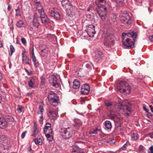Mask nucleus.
<instances>
[{
  "label": "nucleus",
  "instance_id": "1",
  "mask_svg": "<svg viewBox=\"0 0 153 153\" xmlns=\"http://www.w3.org/2000/svg\"><path fill=\"white\" fill-rule=\"evenodd\" d=\"M137 35L134 32H129L128 33H122V43L124 47L126 48H133L134 46V41H132L127 37H131L132 38H136Z\"/></svg>",
  "mask_w": 153,
  "mask_h": 153
},
{
  "label": "nucleus",
  "instance_id": "2",
  "mask_svg": "<svg viewBox=\"0 0 153 153\" xmlns=\"http://www.w3.org/2000/svg\"><path fill=\"white\" fill-rule=\"evenodd\" d=\"M106 3L105 0H96L95 3L98 6L97 12L101 19L104 21L106 19L107 16L106 7L104 4Z\"/></svg>",
  "mask_w": 153,
  "mask_h": 153
},
{
  "label": "nucleus",
  "instance_id": "3",
  "mask_svg": "<svg viewBox=\"0 0 153 153\" xmlns=\"http://www.w3.org/2000/svg\"><path fill=\"white\" fill-rule=\"evenodd\" d=\"M117 89L121 93L125 95L129 94L131 92V88L128 83L125 81L121 82L118 85Z\"/></svg>",
  "mask_w": 153,
  "mask_h": 153
},
{
  "label": "nucleus",
  "instance_id": "4",
  "mask_svg": "<svg viewBox=\"0 0 153 153\" xmlns=\"http://www.w3.org/2000/svg\"><path fill=\"white\" fill-rule=\"evenodd\" d=\"M47 98L50 104L53 106L57 105L59 101V97L57 94L53 91H50L48 94Z\"/></svg>",
  "mask_w": 153,
  "mask_h": 153
},
{
  "label": "nucleus",
  "instance_id": "5",
  "mask_svg": "<svg viewBox=\"0 0 153 153\" xmlns=\"http://www.w3.org/2000/svg\"><path fill=\"white\" fill-rule=\"evenodd\" d=\"M59 132L61 135L64 139H68L71 137L73 134L72 130L69 127L61 128L59 130Z\"/></svg>",
  "mask_w": 153,
  "mask_h": 153
},
{
  "label": "nucleus",
  "instance_id": "6",
  "mask_svg": "<svg viewBox=\"0 0 153 153\" xmlns=\"http://www.w3.org/2000/svg\"><path fill=\"white\" fill-rule=\"evenodd\" d=\"M114 39L115 37L113 34L107 35L104 41V45L108 47H111L114 44Z\"/></svg>",
  "mask_w": 153,
  "mask_h": 153
},
{
  "label": "nucleus",
  "instance_id": "7",
  "mask_svg": "<svg viewBox=\"0 0 153 153\" xmlns=\"http://www.w3.org/2000/svg\"><path fill=\"white\" fill-rule=\"evenodd\" d=\"M117 109L118 111L124 112L127 115L130 114V108L128 105H125L123 103H117Z\"/></svg>",
  "mask_w": 153,
  "mask_h": 153
},
{
  "label": "nucleus",
  "instance_id": "8",
  "mask_svg": "<svg viewBox=\"0 0 153 153\" xmlns=\"http://www.w3.org/2000/svg\"><path fill=\"white\" fill-rule=\"evenodd\" d=\"M57 112L56 110L53 108L52 106L50 107L48 111V114L49 118L54 120L57 117Z\"/></svg>",
  "mask_w": 153,
  "mask_h": 153
},
{
  "label": "nucleus",
  "instance_id": "9",
  "mask_svg": "<svg viewBox=\"0 0 153 153\" xmlns=\"http://www.w3.org/2000/svg\"><path fill=\"white\" fill-rule=\"evenodd\" d=\"M120 19L125 25H129L131 23V19L128 13L123 14L120 17Z\"/></svg>",
  "mask_w": 153,
  "mask_h": 153
},
{
  "label": "nucleus",
  "instance_id": "10",
  "mask_svg": "<svg viewBox=\"0 0 153 153\" xmlns=\"http://www.w3.org/2000/svg\"><path fill=\"white\" fill-rule=\"evenodd\" d=\"M48 14L50 16L53 17L56 20L60 19L61 17L59 13L54 8H50L49 10Z\"/></svg>",
  "mask_w": 153,
  "mask_h": 153
},
{
  "label": "nucleus",
  "instance_id": "11",
  "mask_svg": "<svg viewBox=\"0 0 153 153\" xmlns=\"http://www.w3.org/2000/svg\"><path fill=\"white\" fill-rule=\"evenodd\" d=\"M95 26L93 25H89L88 26L87 32L89 37H93L96 33L95 29Z\"/></svg>",
  "mask_w": 153,
  "mask_h": 153
},
{
  "label": "nucleus",
  "instance_id": "12",
  "mask_svg": "<svg viewBox=\"0 0 153 153\" xmlns=\"http://www.w3.org/2000/svg\"><path fill=\"white\" fill-rule=\"evenodd\" d=\"M104 56V54L102 51L99 49L96 50L93 55L94 59L97 61L101 59Z\"/></svg>",
  "mask_w": 153,
  "mask_h": 153
},
{
  "label": "nucleus",
  "instance_id": "13",
  "mask_svg": "<svg viewBox=\"0 0 153 153\" xmlns=\"http://www.w3.org/2000/svg\"><path fill=\"white\" fill-rule=\"evenodd\" d=\"M50 83L53 86L57 88L59 85L57 82V79L55 75H52L49 78Z\"/></svg>",
  "mask_w": 153,
  "mask_h": 153
},
{
  "label": "nucleus",
  "instance_id": "14",
  "mask_svg": "<svg viewBox=\"0 0 153 153\" xmlns=\"http://www.w3.org/2000/svg\"><path fill=\"white\" fill-rule=\"evenodd\" d=\"M66 9V13L68 16H73L74 15L76 12L75 7L71 4L67 7Z\"/></svg>",
  "mask_w": 153,
  "mask_h": 153
},
{
  "label": "nucleus",
  "instance_id": "15",
  "mask_svg": "<svg viewBox=\"0 0 153 153\" xmlns=\"http://www.w3.org/2000/svg\"><path fill=\"white\" fill-rule=\"evenodd\" d=\"M105 105L109 109H115L117 108V104L116 105H113V102L111 100H105Z\"/></svg>",
  "mask_w": 153,
  "mask_h": 153
},
{
  "label": "nucleus",
  "instance_id": "16",
  "mask_svg": "<svg viewBox=\"0 0 153 153\" xmlns=\"http://www.w3.org/2000/svg\"><path fill=\"white\" fill-rule=\"evenodd\" d=\"M22 60L23 62L29 65H31V61L27 56V53L26 52H23L22 53Z\"/></svg>",
  "mask_w": 153,
  "mask_h": 153
},
{
  "label": "nucleus",
  "instance_id": "17",
  "mask_svg": "<svg viewBox=\"0 0 153 153\" xmlns=\"http://www.w3.org/2000/svg\"><path fill=\"white\" fill-rule=\"evenodd\" d=\"M89 90L90 87L89 85L87 84H84L82 86L81 89V92L82 94L86 95L89 93Z\"/></svg>",
  "mask_w": 153,
  "mask_h": 153
},
{
  "label": "nucleus",
  "instance_id": "18",
  "mask_svg": "<svg viewBox=\"0 0 153 153\" xmlns=\"http://www.w3.org/2000/svg\"><path fill=\"white\" fill-rule=\"evenodd\" d=\"M8 123L4 117H0V128H6L7 127Z\"/></svg>",
  "mask_w": 153,
  "mask_h": 153
},
{
  "label": "nucleus",
  "instance_id": "19",
  "mask_svg": "<svg viewBox=\"0 0 153 153\" xmlns=\"http://www.w3.org/2000/svg\"><path fill=\"white\" fill-rule=\"evenodd\" d=\"M109 111L110 114H108V116L111 119L114 120L117 116L116 112L118 111L117 108L115 109H109Z\"/></svg>",
  "mask_w": 153,
  "mask_h": 153
},
{
  "label": "nucleus",
  "instance_id": "20",
  "mask_svg": "<svg viewBox=\"0 0 153 153\" xmlns=\"http://www.w3.org/2000/svg\"><path fill=\"white\" fill-rule=\"evenodd\" d=\"M0 140H1V143H2L4 146H7L9 143V141L4 135L1 136L0 137Z\"/></svg>",
  "mask_w": 153,
  "mask_h": 153
},
{
  "label": "nucleus",
  "instance_id": "21",
  "mask_svg": "<svg viewBox=\"0 0 153 153\" xmlns=\"http://www.w3.org/2000/svg\"><path fill=\"white\" fill-rule=\"evenodd\" d=\"M40 15L42 23L45 24H47L49 20L47 17L44 15V13H40Z\"/></svg>",
  "mask_w": 153,
  "mask_h": 153
},
{
  "label": "nucleus",
  "instance_id": "22",
  "mask_svg": "<svg viewBox=\"0 0 153 153\" xmlns=\"http://www.w3.org/2000/svg\"><path fill=\"white\" fill-rule=\"evenodd\" d=\"M39 129L37 128V126H36L35 123L34 126L33 128V134H32V136L34 137H36L39 136Z\"/></svg>",
  "mask_w": 153,
  "mask_h": 153
},
{
  "label": "nucleus",
  "instance_id": "23",
  "mask_svg": "<svg viewBox=\"0 0 153 153\" xmlns=\"http://www.w3.org/2000/svg\"><path fill=\"white\" fill-rule=\"evenodd\" d=\"M44 49H41V55L43 56H44L47 55L49 50L48 48L45 45H43Z\"/></svg>",
  "mask_w": 153,
  "mask_h": 153
},
{
  "label": "nucleus",
  "instance_id": "24",
  "mask_svg": "<svg viewBox=\"0 0 153 153\" xmlns=\"http://www.w3.org/2000/svg\"><path fill=\"white\" fill-rule=\"evenodd\" d=\"M62 4L63 7L66 9L71 5L70 2L68 0H62Z\"/></svg>",
  "mask_w": 153,
  "mask_h": 153
},
{
  "label": "nucleus",
  "instance_id": "25",
  "mask_svg": "<svg viewBox=\"0 0 153 153\" xmlns=\"http://www.w3.org/2000/svg\"><path fill=\"white\" fill-rule=\"evenodd\" d=\"M73 88L74 89H76L78 88L80 85V82L78 79H75L73 82Z\"/></svg>",
  "mask_w": 153,
  "mask_h": 153
},
{
  "label": "nucleus",
  "instance_id": "26",
  "mask_svg": "<svg viewBox=\"0 0 153 153\" xmlns=\"http://www.w3.org/2000/svg\"><path fill=\"white\" fill-rule=\"evenodd\" d=\"M36 9L38 11L39 13L40 14V13L44 14V12L42 11V5L39 3H37L36 4Z\"/></svg>",
  "mask_w": 153,
  "mask_h": 153
},
{
  "label": "nucleus",
  "instance_id": "27",
  "mask_svg": "<svg viewBox=\"0 0 153 153\" xmlns=\"http://www.w3.org/2000/svg\"><path fill=\"white\" fill-rule=\"evenodd\" d=\"M33 25L34 27H38L39 25L38 21V19L36 17H34L33 20Z\"/></svg>",
  "mask_w": 153,
  "mask_h": 153
},
{
  "label": "nucleus",
  "instance_id": "28",
  "mask_svg": "<svg viewBox=\"0 0 153 153\" xmlns=\"http://www.w3.org/2000/svg\"><path fill=\"white\" fill-rule=\"evenodd\" d=\"M105 126L107 129H110L112 127L111 123L110 121L108 120H106L105 123Z\"/></svg>",
  "mask_w": 153,
  "mask_h": 153
},
{
  "label": "nucleus",
  "instance_id": "29",
  "mask_svg": "<svg viewBox=\"0 0 153 153\" xmlns=\"http://www.w3.org/2000/svg\"><path fill=\"white\" fill-rule=\"evenodd\" d=\"M116 1L117 4L119 6L123 5L124 4V0H114Z\"/></svg>",
  "mask_w": 153,
  "mask_h": 153
},
{
  "label": "nucleus",
  "instance_id": "30",
  "mask_svg": "<svg viewBox=\"0 0 153 153\" xmlns=\"http://www.w3.org/2000/svg\"><path fill=\"white\" fill-rule=\"evenodd\" d=\"M34 141L36 145H41L42 144V140L40 138L37 137V139H34Z\"/></svg>",
  "mask_w": 153,
  "mask_h": 153
},
{
  "label": "nucleus",
  "instance_id": "31",
  "mask_svg": "<svg viewBox=\"0 0 153 153\" xmlns=\"http://www.w3.org/2000/svg\"><path fill=\"white\" fill-rule=\"evenodd\" d=\"M24 22L21 20H19L16 23V26L19 27H22L24 26Z\"/></svg>",
  "mask_w": 153,
  "mask_h": 153
},
{
  "label": "nucleus",
  "instance_id": "32",
  "mask_svg": "<svg viewBox=\"0 0 153 153\" xmlns=\"http://www.w3.org/2000/svg\"><path fill=\"white\" fill-rule=\"evenodd\" d=\"M51 124L49 123H47L46 124V126H45V128L44 129V131H48V129H51Z\"/></svg>",
  "mask_w": 153,
  "mask_h": 153
},
{
  "label": "nucleus",
  "instance_id": "33",
  "mask_svg": "<svg viewBox=\"0 0 153 153\" xmlns=\"http://www.w3.org/2000/svg\"><path fill=\"white\" fill-rule=\"evenodd\" d=\"M82 126V123L80 122L79 120H78L76 123L75 127L76 129H78Z\"/></svg>",
  "mask_w": 153,
  "mask_h": 153
},
{
  "label": "nucleus",
  "instance_id": "34",
  "mask_svg": "<svg viewBox=\"0 0 153 153\" xmlns=\"http://www.w3.org/2000/svg\"><path fill=\"white\" fill-rule=\"evenodd\" d=\"M45 135L48 140L50 141H52L53 140V137L52 134H47Z\"/></svg>",
  "mask_w": 153,
  "mask_h": 153
},
{
  "label": "nucleus",
  "instance_id": "35",
  "mask_svg": "<svg viewBox=\"0 0 153 153\" xmlns=\"http://www.w3.org/2000/svg\"><path fill=\"white\" fill-rule=\"evenodd\" d=\"M34 84V80L33 79H30L28 82V85L29 86L32 88L33 87Z\"/></svg>",
  "mask_w": 153,
  "mask_h": 153
},
{
  "label": "nucleus",
  "instance_id": "36",
  "mask_svg": "<svg viewBox=\"0 0 153 153\" xmlns=\"http://www.w3.org/2000/svg\"><path fill=\"white\" fill-rule=\"evenodd\" d=\"M39 111L37 112V114H43L42 113L44 110L43 107L41 106V105H39Z\"/></svg>",
  "mask_w": 153,
  "mask_h": 153
},
{
  "label": "nucleus",
  "instance_id": "37",
  "mask_svg": "<svg viewBox=\"0 0 153 153\" xmlns=\"http://www.w3.org/2000/svg\"><path fill=\"white\" fill-rule=\"evenodd\" d=\"M131 138L133 140H137L138 139V134H137L133 133L131 135Z\"/></svg>",
  "mask_w": 153,
  "mask_h": 153
},
{
  "label": "nucleus",
  "instance_id": "38",
  "mask_svg": "<svg viewBox=\"0 0 153 153\" xmlns=\"http://www.w3.org/2000/svg\"><path fill=\"white\" fill-rule=\"evenodd\" d=\"M79 149L77 146H75L73 147V150L72 151V152H79Z\"/></svg>",
  "mask_w": 153,
  "mask_h": 153
},
{
  "label": "nucleus",
  "instance_id": "39",
  "mask_svg": "<svg viewBox=\"0 0 153 153\" xmlns=\"http://www.w3.org/2000/svg\"><path fill=\"white\" fill-rule=\"evenodd\" d=\"M24 109V107H23L18 106L17 108L16 109V111L18 113H20L22 112L23 111Z\"/></svg>",
  "mask_w": 153,
  "mask_h": 153
},
{
  "label": "nucleus",
  "instance_id": "40",
  "mask_svg": "<svg viewBox=\"0 0 153 153\" xmlns=\"http://www.w3.org/2000/svg\"><path fill=\"white\" fill-rule=\"evenodd\" d=\"M15 49L13 46L11 45L10 46V55L11 56L13 54V53L15 51Z\"/></svg>",
  "mask_w": 153,
  "mask_h": 153
},
{
  "label": "nucleus",
  "instance_id": "41",
  "mask_svg": "<svg viewBox=\"0 0 153 153\" xmlns=\"http://www.w3.org/2000/svg\"><path fill=\"white\" fill-rule=\"evenodd\" d=\"M30 56L35 55L34 54V48L33 47L31 48L30 49Z\"/></svg>",
  "mask_w": 153,
  "mask_h": 153
},
{
  "label": "nucleus",
  "instance_id": "42",
  "mask_svg": "<svg viewBox=\"0 0 153 153\" xmlns=\"http://www.w3.org/2000/svg\"><path fill=\"white\" fill-rule=\"evenodd\" d=\"M16 15L17 16H18L21 15L19 7H18L17 9L16 10Z\"/></svg>",
  "mask_w": 153,
  "mask_h": 153
},
{
  "label": "nucleus",
  "instance_id": "43",
  "mask_svg": "<svg viewBox=\"0 0 153 153\" xmlns=\"http://www.w3.org/2000/svg\"><path fill=\"white\" fill-rule=\"evenodd\" d=\"M48 131H46V132L44 131V133L45 134H52L53 131V130L51 129H48Z\"/></svg>",
  "mask_w": 153,
  "mask_h": 153
},
{
  "label": "nucleus",
  "instance_id": "44",
  "mask_svg": "<svg viewBox=\"0 0 153 153\" xmlns=\"http://www.w3.org/2000/svg\"><path fill=\"white\" fill-rule=\"evenodd\" d=\"M7 119V121H8L12 122L14 120V119L13 117L10 116L8 117Z\"/></svg>",
  "mask_w": 153,
  "mask_h": 153
},
{
  "label": "nucleus",
  "instance_id": "45",
  "mask_svg": "<svg viewBox=\"0 0 153 153\" xmlns=\"http://www.w3.org/2000/svg\"><path fill=\"white\" fill-rule=\"evenodd\" d=\"M100 129H98L97 128H96L92 131L91 133L93 134H97V131H100Z\"/></svg>",
  "mask_w": 153,
  "mask_h": 153
},
{
  "label": "nucleus",
  "instance_id": "46",
  "mask_svg": "<svg viewBox=\"0 0 153 153\" xmlns=\"http://www.w3.org/2000/svg\"><path fill=\"white\" fill-rule=\"evenodd\" d=\"M128 142V141H127L126 143L124 145L122 146V147L121 148V149L122 150H125L126 149V146H127V143Z\"/></svg>",
  "mask_w": 153,
  "mask_h": 153
},
{
  "label": "nucleus",
  "instance_id": "47",
  "mask_svg": "<svg viewBox=\"0 0 153 153\" xmlns=\"http://www.w3.org/2000/svg\"><path fill=\"white\" fill-rule=\"evenodd\" d=\"M33 62L36 68L39 66V63L36 61Z\"/></svg>",
  "mask_w": 153,
  "mask_h": 153
},
{
  "label": "nucleus",
  "instance_id": "48",
  "mask_svg": "<svg viewBox=\"0 0 153 153\" xmlns=\"http://www.w3.org/2000/svg\"><path fill=\"white\" fill-rule=\"evenodd\" d=\"M40 116L39 117L40 119H39V121L41 123H42V121L43 120V114H40Z\"/></svg>",
  "mask_w": 153,
  "mask_h": 153
},
{
  "label": "nucleus",
  "instance_id": "49",
  "mask_svg": "<svg viewBox=\"0 0 153 153\" xmlns=\"http://www.w3.org/2000/svg\"><path fill=\"white\" fill-rule=\"evenodd\" d=\"M26 132H27L26 131H25L22 132V133L21 135V137L23 139L24 138V137H25V134L26 133Z\"/></svg>",
  "mask_w": 153,
  "mask_h": 153
},
{
  "label": "nucleus",
  "instance_id": "50",
  "mask_svg": "<svg viewBox=\"0 0 153 153\" xmlns=\"http://www.w3.org/2000/svg\"><path fill=\"white\" fill-rule=\"evenodd\" d=\"M30 57H31L33 62H35V61H36V57L35 56V55L33 56H30Z\"/></svg>",
  "mask_w": 153,
  "mask_h": 153
},
{
  "label": "nucleus",
  "instance_id": "51",
  "mask_svg": "<svg viewBox=\"0 0 153 153\" xmlns=\"http://www.w3.org/2000/svg\"><path fill=\"white\" fill-rule=\"evenodd\" d=\"M21 41L22 43L23 44H25L26 43V39L25 38H22L21 39Z\"/></svg>",
  "mask_w": 153,
  "mask_h": 153
},
{
  "label": "nucleus",
  "instance_id": "52",
  "mask_svg": "<svg viewBox=\"0 0 153 153\" xmlns=\"http://www.w3.org/2000/svg\"><path fill=\"white\" fill-rule=\"evenodd\" d=\"M149 39L151 42H153V35L149 37Z\"/></svg>",
  "mask_w": 153,
  "mask_h": 153
},
{
  "label": "nucleus",
  "instance_id": "53",
  "mask_svg": "<svg viewBox=\"0 0 153 153\" xmlns=\"http://www.w3.org/2000/svg\"><path fill=\"white\" fill-rule=\"evenodd\" d=\"M143 109L146 112H148V110L146 109V105L144 104L143 105Z\"/></svg>",
  "mask_w": 153,
  "mask_h": 153
},
{
  "label": "nucleus",
  "instance_id": "54",
  "mask_svg": "<svg viewBox=\"0 0 153 153\" xmlns=\"http://www.w3.org/2000/svg\"><path fill=\"white\" fill-rule=\"evenodd\" d=\"M148 135V136L150 137L151 138H153V132L149 133Z\"/></svg>",
  "mask_w": 153,
  "mask_h": 153
},
{
  "label": "nucleus",
  "instance_id": "55",
  "mask_svg": "<svg viewBox=\"0 0 153 153\" xmlns=\"http://www.w3.org/2000/svg\"><path fill=\"white\" fill-rule=\"evenodd\" d=\"M86 67L89 69L91 68V67L90 65L89 64H87L86 65Z\"/></svg>",
  "mask_w": 153,
  "mask_h": 153
},
{
  "label": "nucleus",
  "instance_id": "56",
  "mask_svg": "<svg viewBox=\"0 0 153 153\" xmlns=\"http://www.w3.org/2000/svg\"><path fill=\"white\" fill-rule=\"evenodd\" d=\"M151 153H153V146H152L149 148Z\"/></svg>",
  "mask_w": 153,
  "mask_h": 153
},
{
  "label": "nucleus",
  "instance_id": "57",
  "mask_svg": "<svg viewBox=\"0 0 153 153\" xmlns=\"http://www.w3.org/2000/svg\"><path fill=\"white\" fill-rule=\"evenodd\" d=\"M26 71L27 73V74L28 75H30L32 73V71H29L27 69H26Z\"/></svg>",
  "mask_w": 153,
  "mask_h": 153
},
{
  "label": "nucleus",
  "instance_id": "58",
  "mask_svg": "<svg viewBox=\"0 0 153 153\" xmlns=\"http://www.w3.org/2000/svg\"><path fill=\"white\" fill-rule=\"evenodd\" d=\"M11 8V6L10 5H8L7 7V10H8L10 11Z\"/></svg>",
  "mask_w": 153,
  "mask_h": 153
},
{
  "label": "nucleus",
  "instance_id": "59",
  "mask_svg": "<svg viewBox=\"0 0 153 153\" xmlns=\"http://www.w3.org/2000/svg\"><path fill=\"white\" fill-rule=\"evenodd\" d=\"M149 107L150 108L151 111L153 112V107L152 105H149Z\"/></svg>",
  "mask_w": 153,
  "mask_h": 153
},
{
  "label": "nucleus",
  "instance_id": "60",
  "mask_svg": "<svg viewBox=\"0 0 153 153\" xmlns=\"http://www.w3.org/2000/svg\"><path fill=\"white\" fill-rule=\"evenodd\" d=\"M100 136L101 137H105V135L104 134H100Z\"/></svg>",
  "mask_w": 153,
  "mask_h": 153
},
{
  "label": "nucleus",
  "instance_id": "61",
  "mask_svg": "<svg viewBox=\"0 0 153 153\" xmlns=\"http://www.w3.org/2000/svg\"><path fill=\"white\" fill-rule=\"evenodd\" d=\"M3 44L2 43V42L1 41H0V48H1L2 47H3Z\"/></svg>",
  "mask_w": 153,
  "mask_h": 153
},
{
  "label": "nucleus",
  "instance_id": "62",
  "mask_svg": "<svg viewBox=\"0 0 153 153\" xmlns=\"http://www.w3.org/2000/svg\"><path fill=\"white\" fill-rule=\"evenodd\" d=\"M32 93H28L27 95L29 96H31V95Z\"/></svg>",
  "mask_w": 153,
  "mask_h": 153
},
{
  "label": "nucleus",
  "instance_id": "63",
  "mask_svg": "<svg viewBox=\"0 0 153 153\" xmlns=\"http://www.w3.org/2000/svg\"><path fill=\"white\" fill-rule=\"evenodd\" d=\"M2 101V98L1 96L0 95V103H1Z\"/></svg>",
  "mask_w": 153,
  "mask_h": 153
},
{
  "label": "nucleus",
  "instance_id": "64",
  "mask_svg": "<svg viewBox=\"0 0 153 153\" xmlns=\"http://www.w3.org/2000/svg\"><path fill=\"white\" fill-rule=\"evenodd\" d=\"M148 115L149 116H152V115L150 113H148Z\"/></svg>",
  "mask_w": 153,
  "mask_h": 153
}]
</instances>
